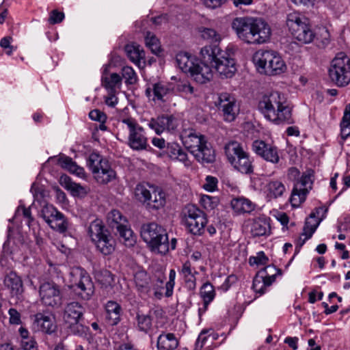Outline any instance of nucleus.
Listing matches in <instances>:
<instances>
[{
  "label": "nucleus",
  "mask_w": 350,
  "mask_h": 350,
  "mask_svg": "<svg viewBox=\"0 0 350 350\" xmlns=\"http://www.w3.org/2000/svg\"><path fill=\"white\" fill-rule=\"evenodd\" d=\"M231 26L239 39L248 44L266 43L271 35L270 26L260 18L237 17Z\"/></svg>",
  "instance_id": "nucleus-1"
},
{
  "label": "nucleus",
  "mask_w": 350,
  "mask_h": 350,
  "mask_svg": "<svg viewBox=\"0 0 350 350\" xmlns=\"http://www.w3.org/2000/svg\"><path fill=\"white\" fill-rule=\"evenodd\" d=\"M258 107L266 119L275 124L292 123L291 111L284 96L278 92L264 96Z\"/></svg>",
  "instance_id": "nucleus-2"
},
{
  "label": "nucleus",
  "mask_w": 350,
  "mask_h": 350,
  "mask_svg": "<svg viewBox=\"0 0 350 350\" xmlns=\"http://www.w3.org/2000/svg\"><path fill=\"white\" fill-rule=\"evenodd\" d=\"M181 139L185 147L201 163H211L215 160V153L206 137L193 129L184 131Z\"/></svg>",
  "instance_id": "nucleus-3"
},
{
  "label": "nucleus",
  "mask_w": 350,
  "mask_h": 350,
  "mask_svg": "<svg viewBox=\"0 0 350 350\" xmlns=\"http://www.w3.org/2000/svg\"><path fill=\"white\" fill-rule=\"evenodd\" d=\"M252 61L260 74L278 75L286 70V65L282 57L273 51L258 50L254 54Z\"/></svg>",
  "instance_id": "nucleus-4"
},
{
  "label": "nucleus",
  "mask_w": 350,
  "mask_h": 350,
  "mask_svg": "<svg viewBox=\"0 0 350 350\" xmlns=\"http://www.w3.org/2000/svg\"><path fill=\"white\" fill-rule=\"evenodd\" d=\"M287 177L288 180L294 182L290 202L293 206L298 207L305 201L306 196L312 189V174L308 171L300 176L297 168L291 167L288 170Z\"/></svg>",
  "instance_id": "nucleus-5"
},
{
  "label": "nucleus",
  "mask_w": 350,
  "mask_h": 350,
  "mask_svg": "<svg viewBox=\"0 0 350 350\" xmlns=\"http://www.w3.org/2000/svg\"><path fill=\"white\" fill-rule=\"evenodd\" d=\"M141 236L152 251L163 254L169 251L167 234L162 226L155 223L144 225L142 228Z\"/></svg>",
  "instance_id": "nucleus-6"
},
{
  "label": "nucleus",
  "mask_w": 350,
  "mask_h": 350,
  "mask_svg": "<svg viewBox=\"0 0 350 350\" xmlns=\"http://www.w3.org/2000/svg\"><path fill=\"white\" fill-rule=\"evenodd\" d=\"M286 25L292 36L301 44H310L315 38L308 19L299 12L287 15Z\"/></svg>",
  "instance_id": "nucleus-7"
},
{
  "label": "nucleus",
  "mask_w": 350,
  "mask_h": 350,
  "mask_svg": "<svg viewBox=\"0 0 350 350\" xmlns=\"http://www.w3.org/2000/svg\"><path fill=\"white\" fill-rule=\"evenodd\" d=\"M87 165L99 184H107L116 178V172L110 163L98 153L92 152L89 155Z\"/></svg>",
  "instance_id": "nucleus-8"
},
{
  "label": "nucleus",
  "mask_w": 350,
  "mask_h": 350,
  "mask_svg": "<svg viewBox=\"0 0 350 350\" xmlns=\"http://www.w3.org/2000/svg\"><path fill=\"white\" fill-rule=\"evenodd\" d=\"M331 81L338 87L350 83V58L340 53L332 59L328 70Z\"/></svg>",
  "instance_id": "nucleus-9"
},
{
  "label": "nucleus",
  "mask_w": 350,
  "mask_h": 350,
  "mask_svg": "<svg viewBox=\"0 0 350 350\" xmlns=\"http://www.w3.org/2000/svg\"><path fill=\"white\" fill-rule=\"evenodd\" d=\"M70 288L83 299L89 300L94 293V285L89 274L80 267L73 268L70 273Z\"/></svg>",
  "instance_id": "nucleus-10"
},
{
  "label": "nucleus",
  "mask_w": 350,
  "mask_h": 350,
  "mask_svg": "<svg viewBox=\"0 0 350 350\" xmlns=\"http://www.w3.org/2000/svg\"><path fill=\"white\" fill-rule=\"evenodd\" d=\"M120 123L129 132V146L135 150H146L148 146V138L144 128L138 124L137 121L135 118L127 117L121 119Z\"/></svg>",
  "instance_id": "nucleus-11"
},
{
  "label": "nucleus",
  "mask_w": 350,
  "mask_h": 350,
  "mask_svg": "<svg viewBox=\"0 0 350 350\" xmlns=\"http://www.w3.org/2000/svg\"><path fill=\"white\" fill-rule=\"evenodd\" d=\"M184 225L187 230L194 235H201L208 222L206 214L193 205H188L185 208L183 218Z\"/></svg>",
  "instance_id": "nucleus-12"
},
{
  "label": "nucleus",
  "mask_w": 350,
  "mask_h": 350,
  "mask_svg": "<svg viewBox=\"0 0 350 350\" xmlns=\"http://www.w3.org/2000/svg\"><path fill=\"white\" fill-rule=\"evenodd\" d=\"M327 212V208L322 206L315 208L310 214L309 217L306 220L303 232L297 241V245L299 247H301L307 240L312 237L320 222L325 217Z\"/></svg>",
  "instance_id": "nucleus-13"
},
{
  "label": "nucleus",
  "mask_w": 350,
  "mask_h": 350,
  "mask_svg": "<svg viewBox=\"0 0 350 350\" xmlns=\"http://www.w3.org/2000/svg\"><path fill=\"white\" fill-rule=\"evenodd\" d=\"M278 274H281V271L272 265H268L260 270L253 280L254 291L260 295L264 294L267 288L275 280Z\"/></svg>",
  "instance_id": "nucleus-14"
},
{
  "label": "nucleus",
  "mask_w": 350,
  "mask_h": 350,
  "mask_svg": "<svg viewBox=\"0 0 350 350\" xmlns=\"http://www.w3.org/2000/svg\"><path fill=\"white\" fill-rule=\"evenodd\" d=\"M39 295L42 303L48 306L58 307L62 303L59 286L53 282H46L40 286Z\"/></svg>",
  "instance_id": "nucleus-15"
},
{
  "label": "nucleus",
  "mask_w": 350,
  "mask_h": 350,
  "mask_svg": "<svg viewBox=\"0 0 350 350\" xmlns=\"http://www.w3.org/2000/svg\"><path fill=\"white\" fill-rule=\"evenodd\" d=\"M218 107L222 111L224 119L227 122L234 120L239 112V106L236 98L226 92L219 94Z\"/></svg>",
  "instance_id": "nucleus-16"
},
{
  "label": "nucleus",
  "mask_w": 350,
  "mask_h": 350,
  "mask_svg": "<svg viewBox=\"0 0 350 350\" xmlns=\"http://www.w3.org/2000/svg\"><path fill=\"white\" fill-rule=\"evenodd\" d=\"M214 63L215 70L222 77L230 78L237 71L235 60L228 50L219 53Z\"/></svg>",
  "instance_id": "nucleus-17"
},
{
  "label": "nucleus",
  "mask_w": 350,
  "mask_h": 350,
  "mask_svg": "<svg viewBox=\"0 0 350 350\" xmlns=\"http://www.w3.org/2000/svg\"><path fill=\"white\" fill-rule=\"evenodd\" d=\"M174 87L172 83L159 81L146 88V95L154 101L165 102L174 94Z\"/></svg>",
  "instance_id": "nucleus-18"
},
{
  "label": "nucleus",
  "mask_w": 350,
  "mask_h": 350,
  "mask_svg": "<svg viewBox=\"0 0 350 350\" xmlns=\"http://www.w3.org/2000/svg\"><path fill=\"white\" fill-rule=\"evenodd\" d=\"M83 312V306L75 301L68 304L65 308L64 319L67 323L70 324L72 332L75 334L79 333V327L83 328L78 323L82 317Z\"/></svg>",
  "instance_id": "nucleus-19"
},
{
  "label": "nucleus",
  "mask_w": 350,
  "mask_h": 350,
  "mask_svg": "<svg viewBox=\"0 0 350 350\" xmlns=\"http://www.w3.org/2000/svg\"><path fill=\"white\" fill-rule=\"evenodd\" d=\"M254 152L272 163H278L280 161L278 150L276 146L265 143L262 140H256L252 144Z\"/></svg>",
  "instance_id": "nucleus-20"
},
{
  "label": "nucleus",
  "mask_w": 350,
  "mask_h": 350,
  "mask_svg": "<svg viewBox=\"0 0 350 350\" xmlns=\"http://www.w3.org/2000/svg\"><path fill=\"white\" fill-rule=\"evenodd\" d=\"M148 125L157 135H160L164 131H174L177 128L178 123L176 118L172 116H162L151 119Z\"/></svg>",
  "instance_id": "nucleus-21"
},
{
  "label": "nucleus",
  "mask_w": 350,
  "mask_h": 350,
  "mask_svg": "<svg viewBox=\"0 0 350 350\" xmlns=\"http://www.w3.org/2000/svg\"><path fill=\"white\" fill-rule=\"evenodd\" d=\"M32 329L34 332L52 334L56 329L54 318L44 313H37L34 315Z\"/></svg>",
  "instance_id": "nucleus-22"
},
{
  "label": "nucleus",
  "mask_w": 350,
  "mask_h": 350,
  "mask_svg": "<svg viewBox=\"0 0 350 350\" xmlns=\"http://www.w3.org/2000/svg\"><path fill=\"white\" fill-rule=\"evenodd\" d=\"M189 76L196 83L204 84L213 79V71L208 64L198 60L189 73Z\"/></svg>",
  "instance_id": "nucleus-23"
},
{
  "label": "nucleus",
  "mask_w": 350,
  "mask_h": 350,
  "mask_svg": "<svg viewBox=\"0 0 350 350\" xmlns=\"http://www.w3.org/2000/svg\"><path fill=\"white\" fill-rule=\"evenodd\" d=\"M54 159H57V164L63 169L80 178H86L87 176L84 168L78 165L72 158L65 154H59L58 157H50L49 160H53Z\"/></svg>",
  "instance_id": "nucleus-24"
},
{
  "label": "nucleus",
  "mask_w": 350,
  "mask_h": 350,
  "mask_svg": "<svg viewBox=\"0 0 350 350\" xmlns=\"http://www.w3.org/2000/svg\"><path fill=\"white\" fill-rule=\"evenodd\" d=\"M109 65H105L103 68L102 85L107 92H118L122 87V77L117 73H109Z\"/></svg>",
  "instance_id": "nucleus-25"
},
{
  "label": "nucleus",
  "mask_w": 350,
  "mask_h": 350,
  "mask_svg": "<svg viewBox=\"0 0 350 350\" xmlns=\"http://www.w3.org/2000/svg\"><path fill=\"white\" fill-rule=\"evenodd\" d=\"M250 231L253 237L269 235L271 232L270 218L263 215L250 220Z\"/></svg>",
  "instance_id": "nucleus-26"
},
{
  "label": "nucleus",
  "mask_w": 350,
  "mask_h": 350,
  "mask_svg": "<svg viewBox=\"0 0 350 350\" xmlns=\"http://www.w3.org/2000/svg\"><path fill=\"white\" fill-rule=\"evenodd\" d=\"M180 275L185 282L186 288L189 291H193L196 288V275L198 272L191 266L189 261L185 262L178 270Z\"/></svg>",
  "instance_id": "nucleus-27"
},
{
  "label": "nucleus",
  "mask_w": 350,
  "mask_h": 350,
  "mask_svg": "<svg viewBox=\"0 0 350 350\" xmlns=\"http://www.w3.org/2000/svg\"><path fill=\"white\" fill-rule=\"evenodd\" d=\"M165 153L171 159L182 162L185 166H189L191 164L187 152L177 143H168Z\"/></svg>",
  "instance_id": "nucleus-28"
},
{
  "label": "nucleus",
  "mask_w": 350,
  "mask_h": 350,
  "mask_svg": "<svg viewBox=\"0 0 350 350\" xmlns=\"http://www.w3.org/2000/svg\"><path fill=\"white\" fill-rule=\"evenodd\" d=\"M285 192L284 185L277 180L269 181L264 188V193L269 201L282 197Z\"/></svg>",
  "instance_id": "nucleus-29"
},
{
  "label": "nucleus",
  "mask_w": 350,
  "mask_h": 350,
  "mask_svg": "<svg viewBox=\"0 0 350 350\" xmlns=\"http://www.w3.org/2000/svg\"><path fill=\"white\" fill-rule=\"evenodd\" d=\"M216 295L214 286L209 282L204 283L200 288V296L203 301V307L199 308V313L204 312Z\"/></svg>",
  "instance_id": "nucleus-30"
},
{
  "label": "nucleus",
  "mask_w": 350,
  "mask_h": 350,
  "mask_svg": "<svg viewBox=\"0 0 350 350\" xmlns=\"http://www.w3.org/2000/svg\"><path fill=\"white\" fill-rule=\"evenodd\" d=\"M198 60L195 57L186 52H180L176 57V62L178 68L183 72L189 75Z\"/></svg>",
  "instance_id": "nucleus-31"
},
{
  "label": "nucleus",
  "mask_w": 350,
  "mask_h": 350,
  "mask_svg": "<svg viewBox=\"0 0 350 350\" xmlns=\"http://www.w3.org/2000/svg\"><path fill=\"white\" fill-rule=\"evenodd\" d=\"M134 282L139 292L148 293L151 290V278L144 270L137 271L134 275Z\"/></svg>",
  "instance_id": "nucleus-32"
},
{
  "label": "nucleus",
  "mask_w": 350,
  "mask_h": 350,
  "mask_svg": "<svg viewBox=\"0 0 350 350\" xmlns=\"http://www.w3.org/2000/svg\"><path fill=\"white\" fill-rule=\"evenodd\" d=\"M158 350H175L178 346V342L172 333H162L157 338Z\"/></svg>",
  "instance_id": "nucleus-33"
},
{
  "label": "nucleus",
  "mask_w": 350,
  "mask_h": 350,
  "mask_svg": "<svg viewBox=\"0 0 350 350\" xmlns=\"http://www.w3.org/2000/svg\"><path fill=\"white\" fill-rule=\"evenodd\" d=\"M106 319L108 323L114 325L120 320L121 306L116 301H109L105 305Z\"/></svg>",
  "instance_id": "nucleus-34"
},
{
  "label": "nucleus",
  "mask_w": 350,
  "mask_h": 350,
  "mask_svg": "<svg viewBox=\"0 0 350 350\" xmlns=\"http://www.w3.org/2000/svg\"><path fill=\"white\" fill-rule=\"evenodd\" d=\"M4 284L12 295H20L23 291L22 280L14 272H10L5 277Z\"/></svg>",
  "instance_id": "nucleus-35"
},
{
  "label": "nucleus",
  "mask_w": 350,
  "mask_h": 350,
  "mask_svg": "<svg viewBox=\"0 0 350 350\" xmlns=\"http://www.w3.org/2000/svg\"><path fill=\"white\" fill-rule=\"evenodd\" d=\"M88 232L94 243L109 233L103 221L99 219H96L90 224Z\"/></svg>",
  "instance_id": "nucleus-36"
},
{
  "label": "nucleus",
  "mask_w": 350,
  "mask_h": 350,
  "mask_svg": "<svg viewBox=\"0 0 350 350\" xmlns=\"http://www.w3.org/2000/svg\"><path fill=\"white\" fill-rule=\"evenodd\" d=\"M154 191V186L146 183H140L136 185L134 190L135 198L139 202L146 204L151 193Z\"/></svg>",
  "instance_id": "nucleus-37"
},
{
  "label": "nucleus",
  "mask_w": 350,
  "mask_h": 350,
  "mask_svg": "<svg viewBox=\"0 0 350 350\" xmlns=\"http://www.w3.org/2000/svg\"><path fill=\"white\" fill-rule=\"evenodd\" d=\"M230 164L234 168L243 174H250L253 172L252 163L246 152L241 154V156L239 155Z\"/></svg>",
  "instance_id": "nucleus-38"
},
{
  "label": "nucleus",
  "mask_w": 350,
  "mask_h": 350,
  "mask_svg": "<svg viewBox=\"0 0 350 350\" xmlns=\"http://www.w3.org/2000/svg\"><path fill=\"white\" fill-rule=\"evenodd\" d=\"M125 51L130 60L139 66L142 60L145 58V52L143 49L139 45L130 44L126 46Z\"/></svg>",
  "instance_id": "nucleus-39"
},
{
  "label": "nucleus",
  "mask_w": 350,
  "mask_h": 350,
  "mask_svg": "<svg viewBox=\"0 0 350 350\" xmlns=\"http://www.w3.org/2000/svg\"><path fill=\"white\" fill-rule=\"evenodd\" d=\"M94 243L96 248L104 255L111 254L115 250V241L109 233L96 241Z\"/></svg>",
  "instance_id": "nucleus-40"
},
{
  "label": "nucleus",
  "mask_w": 350,
  "mask_h": 350,
  "mask_svg": "<svg viewBox=\"0 0 350 350\" xmlns=\"http://www.w3.org/2000/svg\"><path fill=\"white\" fill-rule=\"evenodd\" d=\"M165 204V194L164 191L154 186V191L151 193L150 200H148L146 206L152 209H159Z\"/></svg>",
  "instance_id": "nucleus-41"
},
{
  "label": "nucleus",
  "mask_w": 350,
  "mask_h": 350,
  "mask_svg": "<svg viewBox=\"0 0 350 350\" xmlns=\"http://www.w3.org/2000/svg\"><path fill=\"white\" fill-rule=\"evenodd\" d=\"M117 231L119 233L120 241L126 247H131L134 246L136 243V236L129 226V223L117 228Z\"/></svg>",
  "instance_id": "nucleus-42"
},
{
  "label": "nucleus",
  "mask_w": 350,
  "mask_h": 350,
  "mask_svg": "<svg viewBox=\"0 0 350 350\" xmlns=\"http://www.w3.org/2000/svg\"><path fill=\"white\" fill-rule=\"evenodd\" d=\"M233 210L238 213H250L255 208V204L244 198H234L231 201Z\"/></svg>",
  "instance_id": "nucleus-43"
},
{
  "label": "nucleus",
  "mask_w": 350,
  "mask_h": 350,
  "mask_svg": "<svg viewBox=\"0 0 350 350\" xmlns=\"http://www.w3.org/2000/svg\"><path fill=\"white\" fill-rule=\"evenodd\" d=\"M221 52L222 50L216 46H205L200 50L201 62L208 64L215 62V59L219 56V53Z\"/></svg>",
  "instance_id": "nucleus-44"
},
{
  "label": "nucleus",
  "mask_w": 350,
  "mask_h": 350,
  "mask_svg": "<svg viewBox=\"0 0 350 350\" xmlns=\"http://www.w3.org/2000/svg\"><path fill=\"white\" fill-rule=\"evenodd\" d=\"M226 156L230 163L245 152L241 144L236 141H231L224 147Z\"/></svg>",
  "instance_id": "nucleus-45"
},
{
  "label": "nucleus",
  "mask_w": 350,
  "mask_h": 350,
  "mask_svg": "<svg viewBox=\"0 0 350 350\" xmlns=\"http://www.w3.org/2000/svg\"><path fill=\"white\" fill-rule=\"evenodd\" d=\"M108 224L112 228H118L129 223L126 217L118 210L111 211L107 217Z\"/></svg>",
  "instance_id": "nucleus-46"
},
{
  "label": "nucleus",
  "mask_w": 350,
  "mask_h": 350,
  "mask_svg": "<svg viewBox=\"0 0 350 350\" xmlns=\"http://www.w3.org/2000/svg\"><path fill=\"white\" fill-rule=\"evenodd\" d=\"M47 224L52 229L61 233L65 232L68 226L67 220L60 212H58Z\"/></svg>",
  "instance_id": "nucleus-47"
},
{
  "label": "nucleus",
  "mask_w": 350,
  "mask_h": 350,
  "mask_svg": "<svg viewBox=\"0 0 350 350\" xmlns=\"http://www.w3.org/2000/svg\"><path fill=\"white\" fill-rule=\"evenodd\" d=\"M165 280V274L159 273L152 280H151V289L154 291V295L161 299L163 296V282Z\"/></svg>",
  "instance_id": "nucleus-48"
},
{
  "label": "nucleus",
  "mask_w": 350,
  "mask_h": 350,
  "mask_svg": "<svg viewBox=\"0 0 350 350\" xmlns=\"http://www.w3.org/2000/svg\"><path fill=\"white\" fill-rule=\"evenodd\" d=\"M60 183L66 189L70 190L75 194H80L84 191V188L79 184L72 181L71 178L66 176H62Z\"/></svg>",
  "instance_id": "nucleus-49"
},
{
  "label": "nucleus",
  "mask_w": 350,
  "mask_h": 350,
  "mask_svg": "<svg viewBox=\"0 0 350 350\" xmlns=\"http://www.w3.org/2000/svg\"><path fill=\"white\" fill-rule=\"evenodd\" d=\"M340 128L342 137H347L350 135V103L345 107Z\"/></svg>",
  "instance_id": "nucleus-50"
},
{
  "label": "nucleus",
  "mask_w": 350,
  "mask_h": 350,
  "mask_svg": "<svg viewBox=\"0 0 350 350\" xmlns=\"http://www.w3.org/2000/svg\"><path fill=\"white\" fill-rule=\"evenodd\" d=\"M145 42L148 48L154 54L161 51V45L157 38L152 33L147 32L145 36Z\"/></svg>",
  "instance_id": "nucleus-51"
},
{
  "label": "nucleus",
  "mask_w": 350,
  "mask_h": 350,
  "mask_svg": "<svg viewBox=\"0 0 350 350\" xmlns=\"http://www.w3.org/2000/svg\"><path fill=\"white\" fill-rule=\"evenodd\" d=\"M122 75L128 85L135 84L137 81V75L133 68L131 66H124L122 68Z\"/></svg>",
  "instance_id": "nucleus-52"
},
{
  "label": "nucleus",
  "mask_w": 350,
  "mask_h": 350,
  "mask_svg": "<svg viewBox=\"0 0 350 350\" xmlns=\"http://www.w3.org/2000/svg\"><path fill=\"white\" fill-rule=\"evenodd\" d=\"M137 327L139 330L147 333L152 327L151 319L148 315H137Z\"/></svg>",
  "instance_id": "nucleus-53"
},
{
  "label": "nucleus",
  "mask_w": 350,
  "mask_h": 350,
  "mask_svg": "<svg viewBox=\"0 0 350 350\" xmlns=\"http://www.w3.org/2000/svg\"><path fill=\"white\" fill-rule=\"evenodd\" d=\"M201 206L206 211L214 209L218 204V199L208 195H202L200 200Z\"/></svg>",
  "instance_id": "nucleus-54"
},
{
  "label": "nucleus",
  "mask_w": 350,
  "mask_h": 350,
  "mask_svg": "<svg viewBox=\"0 0 350 350\" xmlns=\"http://www.w3.org/2000/svg\"><path fill=\"white\" fill-rule=\"evenodd\" d=\"M89 117L94 121H97L100 123L99 128L102 131L107 129L105 122L107 120V116L98 109H94L89 113Z\"/></svg>",
  "instance_id": "nucleus-55"
},
{
  "label": "nucleus",
  "mask_w": 350,
  "mask_h": 350,
  "mask_svg": "<svg viewBox=\"0 0 350 350\" xmlns=\"http://www.w3.org/2000/svg\"><path fill=\"white\" fill-rule=\"evenodd\" d=\"M59 211L51 204H46L43 206L40 215L44 219V220L48 223L49 220L53 219L56 214H57Z\"/></svg>",
  "instance_id": "nucleus-56"
},
{
  "label": "nucleus",
  "mask_w": 350,
  "mask_h": 350,
  "mask_svg": "<svg viewBox=\"0 0 350 350\" xmlns=\"http://www.w3.org/2000/svg\"><path fill=\"white\" fill-rule=\"evenodd\" d=\"M176 276V271L173 269H170L169 273V280L165 284V295L167 297H170L173 295Z\"/></svg>",
  "instance_id": "nucleus-57"
},
{
  "label": "nucleus",
  "mask_w": 350,
  "mask_h": 350,
  "mask_svg": "<svg viewBox=\"0 0 350 350\" xmlns=\"http://www.w3.org/2000/svg\"><path fill=\"white\" fill-rule=\"evenodd\" d=\"M202 37L207 40L211 42H218L220 40V36L217 33V31L213 29L210 28H204L201 31Z\"/></svg>",
  "instance_id": "nucleus-58"
},
{
  "label": "nucleus",
  "mask_w": 350,
  "mask_h": 350,
  "mask_svg": "<svg viewBox=\"0 0 350 350\" xmlns=\"http://www.w3.org/2000/svg\"><path fill=\"white\" fill-rule=\"evenodd\" d=\"M218 180L216 177L207 176L205 178V183L203 188L209 192L215 191L217 188Z\"/></svg>",
  "instance_id": "nucleus-59"
},
{
  "label": "nucleus",
  "mask_w": 350,
  "mask_h": 350,
  "mask_svg": "<svg viewBox=\"0 0 350 350\" xmlns=\"http://www.w3.org/2000/svg\"><path fill=\"white\" fill-rule=\"evenodd\" d=\"M12 38L10 36L4 37L0 40V46L5 51V53L10 55L14 51L16 50V47L11 45Z\"/></svg>",
  "instance_id": "nucleus-60"
},
{
  "label": "nucleus",
  "mask_w": 350,
  "mask_h": 350,
  "mask_svg": "<svg viewBox=\"0 0 350 350\" xmlns=\"http://www.w3.org/2000/svg\"><path fill=\"white\" fill-rule=\"evenodd\" d=\"M268 262V258L265 256L263 252L257 253L256 256H252L250 258L249 262L251 265H264Z\"/></svg>",
  "instance_id": "nucleus-61"
},
{
  "label": "nucleus",
  "mask_w": 350,
  "mask_h": 350,
  "mask_svg": "<svg viewBox=\"0 0 350 350\" xmlns=\"http://www.w3.org/2000/svg\"><path fill=\"white\" fill-rule=\"evenodd\" d=\"M21 214H22L23 217L27 219V224L29 226L31 221H33L30 208H27L23 205L19 206L16 211L15 217Z\"/></svg>",
  "instance_id": "nucleus-62"
},
{
  "label": "nucleus",
  "mask_w": 350,
  "mask_h": 350,
  "mask_svg": "<svg viewBox=\"0 0 350 350\" xmlns=\"http://www.w3.org/2000/svg\"><path fill=\"white\" fill-rule=\"evenodd\" d=\"M10 316V323L13 325H19L21 323V314L14 308H10L8 310Z\"/></svg>",
  "instance_id": "nucleus-63"
},
{
  "label": "nucleus",
  "mask_w": 350,
  "mask_h": 350,
  "mask_svg": "<svg viewBox=\"0 0 350 350\" xmlns=\"http://www.w3.org/2000/svg\"><path fill=\"white\" fill-rule=\"evenodd\" d=\"M21 346L23 350H38L37 343L33 338L21 340Z\"/></svg>",
  "instance_id": "nucleus-64"
}]
</instances>
